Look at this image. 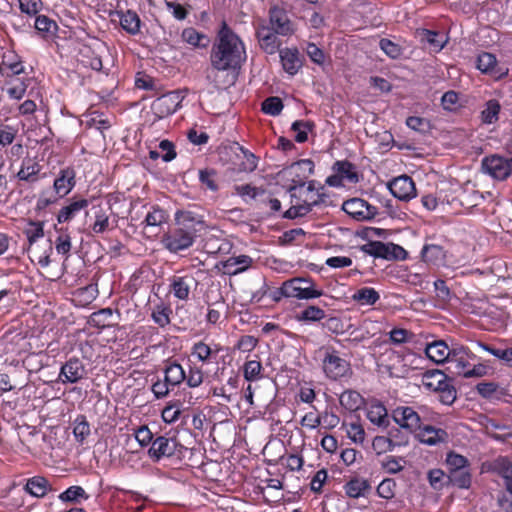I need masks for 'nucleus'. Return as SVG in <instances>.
<instances>
[{
    "instance_id": "3c124183",
    "label": "nucleus",
    "mask_w": 512,
    "mask_h": 512,
    "mask_svg": "<svg viewBox=\"0 0 512 512\" xmlns=\"http://www.w3.org/2000/svg\"><path fill=\"white\" fill-rule=\"evenodd\" d=\"M94 222L90 228L95 234H102L110 229L109 215L107 211L101 207H94Z\"/></svg>"
},
{
    "instance_id": "a878e982",
    "label": "nucleus",
    "mask_w": 512,
    "mask_h": 512,
    "mask_svg": "<svg viewBox=\"0 0 512 512\" xmlns=\"http://www.w3.org/2000/svg\"><path fill=\"white\" fill-rule=\"evenodd\" d=\"M388 187L392 195L399 200L407 201L416 196L415 183L407 175L394 178Z\"/></svg>"
},
{
    "instance_id": "49530a36",
    "label": "nucleus",
    "mask_w": 512,
    "mask_h": 512,
    "mask_svg": "<svg viewBox=\"0 0 512 512\" xmlns=\"http://www.w3.org/2000/svg\"><path fill=\"white\" fill-rule=\"evenodd\" d=\"M113 314V310L109 307L100 309L90 315L88 323L97 329L112 327L116 324V322L112 321Z\"/></svg>"
},
{
    "instance_id": "4d7b16f0",
    "label": "nucleus",
    "mask_w": 512,
    "mask_h": 512,
    "mask_svg": "<svg viewBox=\"0 0 512 512\" xmlns=\"http://www.w3.org/2000/svg\"><path fill=\"white\" fill-rule=\"evenodd\" d=\"M199 181L205 190L217 192L219 190L218 174L212 168L199 170Z\"/></svg>"
},
{
    "instance_id": "6e6d98bb",
    "label": "nucleus",
    "mask_w": 512,
    "mask_h": 512,
    "mask_svg": "<svg viewBox=\"0 0 512 512\" xmlns=\"http://www.w3.org/2000/svg\"><path fill=\"white\" fill-rule=\"evenodd\" d=\"M477 345L484 351L501 360L506 366L512 368V347L501 349L481 341L477 342Z\"/></svg>"
},
{
    "instance_id": "58836bf2",
    "label": "nucleus",
    "mask_w": 512,
    "mask_h": 512,
    "mask_svg": "<svg viewBox=\"0 0 512 512\" xmlns=\"http://www.w3.org/2000/svg\"><path fill=\"white\" fill-rule=\"evenodd\" d=\"M172 313L171 305L161 300L152 307L151 318L160 328H165L171 322Z\"/></svg>"
},
{
    "instance_id": "9d476101",
    "label": "nucleus",
    "mask_w": 512,
    "mask_h": 512,
    "mask_svg": "<svg viewBox=\"0 0 512 512\" xmlns=\"http://www.w3.org/2000/svg\"><path fill=\"white\" fill-rule=\"evenodd\" d=\"M222 351V346L219 343H207L205 340H198L194 342L190 348V355L188 361H192L197 365L203 367L217 363L218 354Z\"/></svg>"
},
{
    "instance_id": "6ab92c4d",
    "label": "nucleus",
    "mask_w": 512,
    "mask_h": 512,
    "mask_svg": "<svg viewBox=\"0 0 512 512\" xmlns=\"http://www.w3.org/2000/svg\"><path fill=\"white\" fill-rule=\"evenodd\" d=\"M476 358L477 356L468 347L460 345L452 348L448 363L455 374L464 377L472 364L471 361Z\"/></svg>"
},
{
    "instance_id": "72a5a7b5",
    "label": "nucleus",
    "mask_w": 512,
    "mask_h": 512,
    "mask_svg": "<svg viewBox=\"0 0 512 512\" xmlns=\"http://www.w3.org/2000/svg\"><path fill=\"white\" fill-rule=\"evenodd\" d=\"M45 222L41 220L26 219L23 234L27 240V246L39 243L45 236Z\"/></svg>"
},
{
    "instance_id": "2eb2a0df",
    "label": "nucleus",
    "mask_w": 512,
    "mask_h": 512,
    "mask_svg": "<svg viewBox=\"0 0 512 512\" xmlns=\"http://www.w3.org/2000/svg\"><path fill=\"white\" fill-rule=\"evenodd\" d=\"M342 210L357 221L372 220L378 210L361 198H351L343 202Z\"/></svg>"
},
{
    "instance_id": "ddd939ff",
    "label": "nucleus",
    "mask_w": 512,
    "mask_h": 512,
    "mask_svg": "<svg viewBox=\"0 0 512 512\" xmlns=\"http://www.w3.org/2000/svg\"><path fill=\"white\" fill-rule=\"evenodd\" d=\"M362 250L375 258L386 260L405 259L406 257V251L401 246L381 241H371L365 244Z\"/></svg>"
},
{
    "instance_id": "603ef678",
    "label": "nucleus",
    "mask_w": 512,
    "mask_h": 512,
    "mask_svg": "<svg viewBox=\"0 0 512 512\" xmlns=\"http://www.w3.org/2000/svg\"><path fill=\"white\" fill-rule=\"evenodd\" d=\"M183 411V402L175 399L169 401L161 412V417L165 423L172 424L176 422Z\"/></svg>"
},
{
    "instance_id": "5701e85b",
    "label": "nucleus",
    "mask_w": 512,
    "mask_h": 512,
    "mask_svg": "<svg viewBox=\"0 0 512 512\" xmlns=\"http://www.w3.org/2000/svg\"><path fill=\"white\" fill-rule=\"evenodd\" d=\"M180 106V96L176 91L161 95L152 103V110L159 118L175 113Z\"/></svg>"
},
{
    "instance_id": "7c9ffc66",
    "label": "nucleus",
    "mask_w": 512,
    "mask_h": 512,
    "mask_svg": "<svg viewBox=\"0 0 512 512\" xmlns=\"http://www.w3.org/2000/svg\"><path fill=\"white\" fill-rule=\"evenodd\" d=\"M282 67L290 75H295L302 67L300 53L297 48L279 50Z\"/></svg>"
},
{
    "instance_id": "5fc2aeb1",
    "label": "nucleus",
    "mask_w": 512,
    "mask_h": 512,
    "mask_svg": "<svg viewBox=\"0 0 512 512\" xmlns=\"http://www.w3.org/2000/svg\"><path fill=\"white\" fill-rule=\"evenodd\" d=\"M444 464L446 466L447 473L462 468H469L471 466L467 457L453 450H450L446 453Z\"/></svg>"
},
{
    "instance_id": "a211bd4d",
    "label": "nucleus",
    "mask_w": 512,
    "mask_h": 512,
    "mask_svg": "<svg viewBox=\"0 0 512 512\" xmlns=\"http://www.w3.org/2000/svg\"><path fill=\"white\" fill-rule=\"evenodd\" d=\"M482 169L497 180H505L512 173L510 160L498 155L485 157L482 160Z\"/></svg>"
},
{
    "instance_id": "c756f323",
    "label": "nucleus",
    "mask_w": 512,
    "mask_h": 512,
    "mask_svg": "<svg viewBox=\"0 0 512 512\" xmlns=\"http://www.w3.org/2000/svg\"><path fill=\"white\" fill-rule=\"evenodd\" d=\"M89 201L85 198L75 199L63 206L57 214V222L59 224L67 223L73 220L82 210L87 209Z\"/></svg>"
},
{
    "instance_id": "e433bc0d",
    "label": "nucleus",
    "mask_w": 512,
    "mask_h": 512,
    "mask_svg": "<svg viewBox=\"0 0 512 512\" xmlns=\"http://www.w3.org/2000/svg\"><path fill=\"white\" fill-rule=\"evenodd\" d=\"M477 393L485 398V399H497L508 395V390L504 387H501L498 383L489 381V382H480L476 385Z\"/></svg>"
},
{
    "instance_id": "4c0bfd02",
    "label": "nucleus",
    "mask_w": 512,
    "mask_h": 512,
    "mask_svg": "<svg viewBox=\"0 0 512 512\" xmlns=\"http://www.w3.org/2000/svg\"><path fill=\"white\" fill-rule=\"evenodd\" d=\"M422 260L433 265L443 264L446 258V250L438 244H425L421 250Z\"/></svg>"
},
{
    "instance_id": "1a4fd4ad",
    "label": "nucleus",
    "mask_w": 512,
    "mask_h": 512,
    "mask_svg": "<svg viewBox=\"0 0 512 512\" xmlns=\"http://www.w3.org/2000/svg\"><path fill=\"white\" fill-rule=\"evenodd\" d=\"M289 297L299 300H311L324 294L312 278L294 277L285 281Z\"/></svg>"
},
{
    "instance_id": "79ce46f5",
    "label": "nucleus",
    "mask_w": 512,
    "mask_h": 512,
    "mask_svg": "<svg viewBox=\"0 0 512 512\" xmlns=\"http://www.w3.org/2000/svg\"><path fill=\"white\" fill-rule=\"evenodd\" d=\"M120 25L130 35H137L140 33L141 20L139 15L133 10L125 12H118Z\"/></svg>"
},
{
    "instance_id": "c9c22d12",
    "label": "nucleus",
    "mask_w": 512,
    "mask_h": 512,
    "mask_svg": "<svg viewBox=\"0 0 512 512\" xmlns=\"http://www.w3.org/2000/svg\"><path fill=\"white\" fill-rule=\"evenodd\" d=\"M29 78L26 77H11L5 78V84L7 86L6 93L12 100H21L27 90Z\"/></svg>"
},
{
    "instance_id": "dca6fc26",
    "label": "nucleus",
    "mask_w": 512,
    "mask_h": 512,
    "mask_svg": "<svg viewBox=\"0 0 512 512\" xmlns=\"http://www.w3.org/2000/svg\"><path fill=\"white\" fill-rule=\"evenodd\" d=\"M0 75L11 78L25 74L24 62L15 51L0 47Z\"/></svg>"
},
{
    "instance_id": "393cba45",
    "label": "nucleus",
    "mask_w": 512,
    "mask_h": 512,
    "mask_svg": "<svg viewBox=\"0 0 512 512\" xmlns=\"http://www.w3.org/2000/svg\"><path fill=\"white\" fill-rule=\"evenodd\" d=\"M417 440L428 446H436L449 441V434L445 429L433 425H421L415 434Z\"/></svg>"
},
{
    "instance_id": "774afa93",
    "label": "nucleus",
    "mask_w": 512,
    "mask_h": 512,
    "mask_svg": "<svg viewBox=\"0 0 512 512\" xmlns=\"http://www.w3.org/2000/svg\"><path fill=\"white\" fill-rule=\"evenodd\" d=\"M18 134V129L14 125L0 122V147L11 145Z\"/></svg>"
},
{
    "instance_id": "f3484780",
    "label": "nucleus",
    "mask_w": 512,
    "mask_h": 512,
    "mask_svg": "<svg viewBox=\"0 0 512 512\" xmlns=\"http://www.w3.org/2000/svg\"><path fill=\"white\" fill-rule=\"evenodd\" d=\"M393 420L409 433H416L422 423L420 414L410 406H398L392 411Z\"/></svg>"
},
{
    "instance_id": "8fccbe9b",
    "label": "nucleus",
    "mask_w": 512,
    "mask_h": 512,
    "mask_svg": "<svg viewBox=\"0 0 512 512\" xmlns=\"http://www.w3.org/2000/svg\"><path fill=\"white\" fill-rule=\"evenodd\" d=\"M326 318V312L316 305H308L296 315V320L304 323L320 322Z\"/></svg>"
},
{
    "instance_id": "bf43d9fd",
    "label": "nucleus",
    "mask_w": 512,
    "mask_h": 512,
    "mask_svg": "<svg viewBox=\"0 0 512 512\" xmlns=\"http://www.w3.org/2000/svg\"><path fill=\"white\" fill-rule=\"evenodd\" d=\"M501 105L498 100L491 99L485 104V108L481 112V121L484 124H493L498 121Z\"/></svg>"
},
{
    "instance_id": "7ed1b4c3",
    "label": "nucleus",
    "mask_w": 512,
    "mask_h": 512,
    "mask_svg": "<svg viewBox=\"0 0 512 512\" xmlns=\"http://www.w3.org/2000/svg\"><path fill=\"white\" fill-rule=\"evenodd\" d=\"M163 373L167 383L172 385L173 388L180 387L181 384L185 383L187 387L195 389L203 384L205 378V373L201 366L192 361H188L186 370L181 363L173 357L164 361Z\"/></svg>"
},
{
    "instance_id": "f8f14e48",
    "label": "nucleus",
    "mask_w": 512,
    "mask_h": 512,
    "mask_svg": "<svg viewBox=\"0 0 512 512\" xmlns=\"http://www.w3.org/2000/svg\"><path fill=\"white\" fill-rule=\"evenodd\" d=\"M255 36L260 48L267 54H275L280 50L282 41L280 34L266 25V20L260 19L255 26Z\"/></svg>"
},
{
    "instance_id": "20e7f679",
    "label": "nucleus",
    "mask_w": 512,
    "mask_h": 512,
    "mask_svg": "<svg viewBox=\"0 0 512 512\" xmlns=\"http://www.w3.org/2000/svg\"><path fill=\"white\" fill-rule=\"evenodd\" d=\"M422 386L438 395L439 401L444 405H452L457 398V390L453 378L438 369L427 370L421 378Z\"/></svg>"
},
{
    "instance_id": "a18cd8bd",
    "label": "nucleus",
    "mask_w": 512,
    "mask_h": 512,
    "mask_svg": "<svg viewBox=\"0 0 512 512\" xmlns=\"http://www.w3.org/2000/svg\"><path fill=\"white\" fill-rule=\"evenodd\" d=\"M448 483L458 489H469L472 485L471 466L449 472Z\"/></svg>"
},
{
    "instance_id": "412c9836",
    "label": "nucleus",
    "mask_w": 512,
    "mask_h": 512,
    "mask_svg": "<svg viewBox=\"0 0 512 512\" xmlns=\"http://www.w3.org/2000/svg\"><path fill=\"white\" fill-rule=\"evenodd\" d=\"M76 185V171L74 167L61 168L53 182V191L56 196L63 198L67 196Z\"/></svg>"
},
{
    "instance_id": "cd10ccee",
    "label": "nucleus",
    "mask_w": 512,
    "mask_h": 512,
    "mask_svg": "<svg viewBox=\"0 0 512 512\" xmlns=\"http://www.w3.org/2000/svg\"><path fill=\"white\" fill-rule=\"evenodd\" d=\"M27 252L30 259L42 267L47 268L51 264V255L53 254V244L50 239L46 240L43 245L39 243L27 246Z\"/></svg>"
},
{
    "instance_id": "a19ab883",
    "label": "nucleus",
    "mask_w": 512,
    "mask_h": 512,
    "mask_svg": "<svg viewBox=\"0 0 512 512\" xmlns=\"http://www.w3.org/2000/svg\"><path fill=\"white\" fill-rule=\"evenodd\" d=\"M364 402L363 396L359 392L351 389L343 391L339 396L340 405L350 412L360 410Z\"/></svg>"
},
{
    "instance_id": "f704fd0d",
    "label": "nucleus",
    "mask_w": 512,
    "mask_h": 512,
    "mask_svg": "<svg viewBox=\"0 0 512 512\" xmlns=\"http://www.w3.org/2000/svg\"><path fill=\"white\" fill-rule=\"evenodd\" d=\"M235 193L240 196L245 203L255 201L259 206L260 199L267 197V191L261 187H256L251 184L235 185Z\"/></svg>"
},
{
    "instance_id": "338daca9",
    "label": "nucleus",
    "mask_w": 512,
    "mask_h": 512,
    "mask_svg": "<svg viewBox=\"0 0 512 512\" xmlns=\"http://www.w3.org/2000/svg\"><path fill=\"white\" fill-rule=\"evenodd\" d=\"M284 108L282 100L277 96H270L262 102L261 110L270 116H278Z\"/></svg>"
},
{
    "instance_id": "2f4dec72",
    "label": "nucleus",
    "mask_w": 512,
    "mask_h": 512,
    "mask_svg": "<svg viewBox=\"0 0 512 512\" xmlns=\"http://www.w3.org/2000/svg\"><path fill=\"white\" fill-rule=\"evenodd\" d=\"M451 352L452 348H449L443 340H437L429 343L425 348L426 356L437 364L448 362Z\"/></svg>"
},
{
    "instance_id": "09e8293b",
    "label": "nucleus",
    "mask_w": 512,
    "mask_h": 512,
    "mask_svg": "<svg viewBox=\"0 0 512 512\" xmlns=\"http://www.w3.org/2000/svg\"><path fill=\"white\" fill-rule=\"evenodd\" d=\"M341 428L345 431L346 436L351 441H353L356 444H363V442L365 440L366 433H365L363 425L359 422V420L350 421V422L344 421L342 423Z\"/></svg>"
},
{
    "instance_id": "f257e3e1",
    "label": "nucleus",
    "mask_w": 512,
    "mask_h": 512,
    "mask_svg": "<svg viewBox=\"0 0 512 512\" xmlns=\"http://www.w3.org/2000/svg\"><path fill=\"white\" fill-rule=\"evenodd\" d=\"M247 59L242 39L224 21L210 52V64L216 71H236Z\"/></svg>"
},
{
    "instance_id": "ea45409f",
    "label": "nucleus",
    "mask_w": 512,
    "mask_h": 512,
    "mask_svg": "<svg viewBox=\"0 0 512 512\" xmlns=\"http://www.w3.org/2000/svg\"><path fill=\"white\" fill-rule=\"evenodd\" d=\"M181 38L184 42H186L193 48L205 49L210 44L209 37L206 34L199 32L193 27H187L183 29L181 33Z\"/></svg>"
},
{
    "instance_id": "6e6552de",
    "label": "nucleus",
    "mask_w": 512,
    "mask_h": 512,
    "mask_svg": "<svg viewBox=\"0 0 512 512\" xmlns=\"http://www.w3.org/2000/svg\"><path fill=\"white\" fill-rule=\"evenodd\" d=\"M332 174L325 180L329 187L339 188L345 183L356 184L359 182V175L356 166L348 160H337L333 163Z\"/></svg>"
},
{
    "instance_id": "f03ea898",
    "label": "nucleus",
    "mask_w": 512,
    "mask_h": 512,
    "mask_svg": "<svg viewBox=\"0 0 512 512\" xmlns=\"http://www.w3.org/2000/svg\"><path fill=\"white\" fill-rule=\"evenodd\" d=\"M323 187H316V181L308 182L292 178L288 191L291 196V207L283 213V218L296 219L309 214L314 206L320 205L324 194L320 192Z\"/></svg>"
},
{
    "instance_id": "0eeeda50",
    "label": "nucleus",
    "mask_w": 512,
    "mask_h": 512,
    "mask_svg": "<svg viewBox=\"0 0 512 512\" xmlns=\"http://www.w3.org/2000/svg\"><path fill=\"white\" fill-rule=\"evenodd\" d=\"M198 285V279L191 272L176 273L169 278V292L179 301L187 302Z\"/></svg>"
},
{
    "instance_id": "4be33fe9",
    "label": "nucleus",
    "mask_w": 512,
    "mask_h": 512,
    "mask_svg": "<svg viewBox=\"0 0 512 512\" xmlns=\"http://www.w3.org/2000/svg\"><path fill=\"white\" fill-rule=\"evenodd\" d=\"M83 362L77 357H71L60 369L59 380L63 383H77L86 376Z\"/></svg>"
},
{
    "instance_id": "052dcab7",
    "label": "nucleus",
    "mask_w": 512,
    "mask_h": 512,
    "mask_svg": "<svg viewBox=\"0 0 512 512\" xmlns=\"http://www.w3.org/2000/svg\"><path fill=\"white\" fill-rule=\"evenodd\" d=\"M315 128V124L312 121L296 120L292 123L291 130L294 131L295 141L297 143H304L308 140V132Z\"/></svg>"
},
{
    "instance_id": "c03bdc74",
    "label": "nucleus",
    "mask_w": 512,
    "mask_h": 512,
    "mask_svg": "<svg viewBox=\"0 0 512 512\" xmlns=\"http://www.w3.org/2000/svg\"><path fill=\"white\" fill-rule=\"evenodd\" d=\"M89 498L90 495L85 491V489L78 485L70 486L58 495V499L62 503H71L76 505L82 504Z\"/></svg>"
},
{
    "instance_id": "39448f33",
    "label": "nucleus",
    "mask_w": 512,
    "mask_h": 512,
    "mask_svg": "<svg viewBox=\"0 0 512 512\" xmlns=\"http://www.w3.org/2000/svg\"><path fill=\"white\" fill-rule=\"evenodd\" d=\"M187 448L176 437L157 436L148 450V456L153 462L163 459L180 462L184 459Z\"/></svg>"
},
{
    "instance_id": "bb28decb",
    "label": "nucleus",
    "mask_w": 512,
    "mask_h": 512,
    "mask_svg": "<svg viewBox=\"0 0 512 512\" xmlns=\"http://www.w3.org/2000/svg\"><path fill=\"white\" fill-rule=\"evenodd\" d=\"M23 490L31 497L38 499L44 498L49 493L56 491L49 480L41 475H35L26 479Z\"/></svg>"
},
{
    "instance_id": "680f3d73",
    "label": "nucleus",
    "mask_w": 512,
    "mask_h": 512,
    "mask_svg": "<svg viewBox=\"0 0 512 512\" xmlns=\"http://www.w3.org/2000/svg\"><path fill=\"white\" fill-rule=\"evenodd\" d=\"M492 470L503 479L505 484L512 478V461L507 457H498L492 464Z\"/></svg>"
},
{
    "instance_id": "473e14b6",
    "label": "nucleus",
    "mask_w": 512,
    "mask_h": 512,
    "mask_svg": "<svg viewBox=\"0 0 512 512\" xmlns=\"http://www.w3.org/2000/svg\"><path fill=\"white\" fill-rule=\"evenodd\" d=\"M367 419L378 427L387 428L389 426V416L386 407L379 401H373L369 404L366 413Z\"/></svg>"
},
{
    "instance_id": "e2e57ef3",
    "label": "nucleus",
    "mask_w": 512,
    "mask_h": 512,
    "mask_svg": "<svg viewBox=\"0 0 512 512\" xmlns=\"http://www.w3.org/2000/svg\"><path fill=\"white\" fill-rule=\"evenodd\" d=\"M263 367L258 360H248L243 365V376L246 381L254 382L263 377Z\"/></svg>"
},
{
    "instance_id": "9b49d317",
    "label": "nucleus",
    "mask_w": 512,
    "mask_h": 512,
    "mask_svg": "<svg viewBox=\"0 0 512 512\" xmlns=\"http://www.w3.org/2000/svg\"><path fill=\"white\" fill-rule=\"evenodd\" d=\"M266 25L282 37H289L296 31L295 24L290 19L287 10L279 5L269 8Z\"/></svg>"
},
{
    "instance_id": "69168bd1",
    "label": "nucleus",
    "mask_w": 512,
    "mask_h": 512,
    "mask_svg": "<svg viewBox=\"0 0 512 512\" xmlns=\"http://www.w3.org/2000/svg\"><path fill=\"white\" fill-rule=\"evenodd\" d=\"M73 434L76 440L83 443L90 435V425L84 415H79L74 421Z\"/></svg>"
},
{
    "instance_id": "b1692460",
    "label": "nucleus",
    "mask_w": 512,
    "mask_h": 512,
    "mask_svg": "<svg viewBox=\"0 0 512 512\" xmlns=\"http://www.w3.org/2000/svg\"><path fill=\"white\" fill-rule=\"evenodd\" d=\"M42 168V165L36 160V158L25 157L22 159L20 168L15 177L19 182L33 185L42 178Z\"/></svg>"
},
{
    "instance_id": "4468645a",
    "label": "nucleus",
    "mask_w": 512,
    "mask_h": 512,
    "mask_svg": "<svg viewBox=\"0 0 512 512\" xmlns=\"http://www.w3.org/2000/svg\"><path fill=\"white\" fill-rule=\"evenodd\" d=\"M175 224L180 230L187 232L195 241L196 237L206 228L203 217L192 211H177Z\"/></svg>"
},
{
    "instance_id": "de8ad7c7",
    "label": "nucleus",
    "mask_w": 512,
    "mask_h": 512,
    "mask_svg": "<svg viewBox=\"0 0 512 512\" xmlns=\"http://www.w3.org/2000/svg\"><path fill=\"white\" fill-rule=\"evenodd\" d=\"M370 489L369 481L361 478H352L344 485L346 495L354 499L364 497Z\"/></svg>"
},
{
    "instance_id": "13d9d810",
    "label": "nucleus",
    "mask_w": 512,
    "mask_h": 512,
    "mask_svg": "<svg viewBox=\"0 0 512 512\" xmlns=\"http://www.w3.org/2000/svg\"><path fill=\"white\" fill-rule=\"evenodd\" d=\"M315 164L311 159H301L293 163L290 167L291 172L295 173V179L305 181L314 173Z\"/></svg>"
},
{
    "instance_id": "aec40b11",
    "label": "nucleus",
    "mask_w": 512,
    "mask_h": 512,
    "mask_svg": "<svg viewBox=\"0 0 512 512\" xmlns=\"http://www.w3.org/2000/svg\"><path fill=\"white\" fill-rule=\"evenodd\" d=\"M161 242L171 253H178L190 248L195 241L189 233L175 227L163 235Z\"/></svg>"
},
{
    "instance_id": "0e129e2a",
    "label": "nucleus",
    "mask_w": 512,
    "mask_h": 512,
    "mask_svg": "<svg viewBox=\"0 0 512 512\" xmlns=\"http://www.w3.org/2000/svg\"><path fill=\"white\" fill-rule=\"evenodd\" d=\"M427 479L430 486L437 491L442 490L445 486H448V473H445L442 469L434 468L428 471Z\"/></svg>"
},
{
    "instance_id": "c85d7f7f",
    "label": "nucleus",
    "mask_w": 512,
    "mask_h": 512,
    "mask_svg": "<svg viewBox=\"0 0 512 512\" xmlns=\"http://www.w3.org/2000/svg\"><path fill=\"white\" fill-rule=\"evenodd\" d=\"M253 259L248 255L230 256L222 262L223 273L234 276L252 267Z\"/></svg>"
},
{
    "instance_id": "37998d69",
    "label": "nucleus",
    "mask_w": 512,
    "mask_h": 512,
    "mask_svg": "<svg viewBox=\"0 0 512 512\" xmlns=\"http://www.w3.org/2000/svg\"><path fill=\"white\" fill-rule=\"evenodd\" d=\"M351 299L359 306H373L380 300V294L373 287H361L352 294Z\"/></svg>"
},
{
    "instance_id": "423d86ee",
    "label": "nucleus",
    "mask_w": 512,
    "mask_h": 512,
    "mask_svg": "<svg viewBox=\"0 0 512 512\" xmlns=\"http://www.w3.org/2000/svg\"><path fill=\"white\" fill-rule=\"evenodd\" d=\"M322 370L326 378L333 381L348 379L353 374L350 361L333 347L323 349Z\"/></svg>"
},
{
    "instance_id": "864d4df0",
    "label": "nucleus",
    "mask_w": 512,
    "mask_h": 512,
    "mask_svg": "<svg viewBox=\"0 0 512 512\" xmlns=\"http://www.w3.org/2000/svg\"><path fill=\"white\" fill-rule=\"evenodd\" d=\"M238 149L242 154V160L238 164V171L251 173L257 169L259 158L244 146L238 145Z\"/></svg>"
}]
</instances>
